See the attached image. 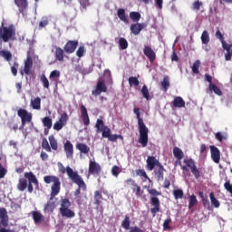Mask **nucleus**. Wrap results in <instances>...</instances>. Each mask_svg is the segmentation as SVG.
<instances>
[{"instance_id":"17","label":"nucleus","mask_w":232,"mask_h":232,"mask_svg":"<svg viewBox=\"0 0 232 232\" xmlns=\"http://www.w3.org/2000/svg\"><path fill=\"white\" fill-rule=\"evenodd\" d=\"M209 149H210V156H211L213 162H215L216 164H219L220 163V150L215 145H210Z\"/></svg>"},{"instance_id":"4","label":"nucleus","mask_w":232,"mask_h":232,"mask_svg":"<svg viewBox=\"0 0 232 232\" xmlns=\"http://www.w3.org/2000/svg\"><path fill=\"white\" fill-rule=\"evenodd\" d=\"M150 194V213L153 218L157 217V213H160V199L157 197H160L162 193L157 188H151L148 190Z\"/></svg>"},{"instance_id":"61","label":"nucleus","mask_w":232,"mask_h":232,"mask_svg":"<svg viewBox=\"0 0 232 232\" xmlns=\"http://www.w3.org/2000/svg\"><path fill=\"white\" fill-rule=\"evenodd\" d=\"M48 26V18L43 17L42 20L39 23V27L40 28H44Z\"/></svg>"},{"instance_id":"24","label":"nucleus","mask_w":232,"mask_h":232,"mask_svg":"<svg viewBox=\"0 0 232 232\" xmlns=\"http://www.w3.org/2000/svg\"><path fill=\"white\" fill-rule=\"evenodd\" d=\"M81 115L84 126H90V116H88V109L84 105H81Z\"/></svg>"},{"instance_id":"54","label":"nucleus","mask_w":232,"mask_h":232,"mask_svg":"<svg viewBox=\"0 0 232 232\" xmlns=\"http://www.w3.org/2000/svg\"><path fill=\"white\" fill-rule=\"evenodd\" d=\"M129 84L130 86H139V84H140V82H139V78L138 77H130L129 78Z\"/></svg>"},{"instance_id":"38","label":"nucleus","mask_w":232,"mask_h":232,"mask_svg":"<svg viewBox=\"0 0 232 232\" xmlns=\"http://www.w3.org/2000/svg\"><path fill=\"white\" fill-rule=\"evenodd\" d=\"M197 204H198L197 196H195V194H192L188 197V209H191V208H194V206H197Z\"/></svg>"},{"instance_id":"55","label":"nucleus","mask_w":232,"mask_h":232,"mask_svg":"<svg viewBox=\"0 0 232 232\" xmlns=\"http://www.w3.org/2000/svg\"><path fill=\"white\" fill-rule=\"evenodd\" d=\"M136 175L137 177H143V179H146L147 180H150V178L148 177V174H146V170L142 169H136Z\"/></svg>"},{"instance_id":"48","label":"nucleus","mask_w":232,"mask_h":232,"mask_svg":"<svg viewBox=\"0 0 232 232\" xmlns=\"http://www.w3.org/2000/svg\"><path fill=\"white\" fill-rule=\"evenodd\" d=\"M42 148L45 150L48 153H51L52 148L50 147V143L46 138H44L42 140Z\"/></svg>"},{"instance_id":"43","label":"nucleus","mask_w":232,"mask_h":232,"mask_svg":"<svg viewBox=\"0 0 232 232\" xmlns=\"http://www.w3.org/2000/svg\"><path fill=\"white\" fill-rule=\"evenodd\" d=\"M140 92L142 97L146 99V101H150V99H151L150 96V90L148 89V86L143 85Z\"/></svg>"},{"instance_id":"41","label":"nucleus","mask_w":232,"mask_h":232,"mask_svg":"<svg viewBox=\"0 0 232 232\" xmlns=\"http://www.w3.org/2000/svg\"><path fill=\"white\" fill-rule=\"evenodd\" d=\"M161 88L163 90V92H168L169 88V76H165L161 82Z\"/></svg>"},{"instance_id":"32","label":"nucleus","mask_w":232,"mask_h":232,"mask_svg":"<svg viewBox=\"0 0 232 232\" xmlns=\"http://www.w3.org/2000/svg\"><path fill=\"white\" fill-rule=\"evenodd\" d=\"M48 139L51 150H53V151H57V150H59V143H57V140H55V136L51 135Z\"/></svg>"},{"instance_id":"8","label":"nucleus","mask_w":232,"mask_h":232,"mask_svg":"<svg viewBox=\"0 0 232 232\" xmlns=\"http://www.w3.org/2000/svg\"><path fill=\"white\" fill-rule=\"evenodd\" d=\"M216 37L217 39H219V41L222 44L223 48L226 50L227 53L225 54V60L226 61H231L232 56V44H227L224 40V34L220 32V30H218L216 32Z\"/></svg>"},{"instance_id":"44","label":"nucleus","mask_w":232,"mask_h":232,"mask_svg":"<svg viewBox=\"0 0 232 232\" xmlns=\"http://www.w3.org/2000/svg\"><path fill=\"white\" fill-rule=\"evenodd\" d=\"M42 122L44 126L47 128V130H52V126H53L52 118L46 116L43 119Z\"/></svg>"},{"instance_id":"40","label":"nucleus","mask_w":232,"mask_h":232,"mask_svg":"<svg viewBox=\"0 0 232 232\" xmlns=\"http://www.w3.org/2000/svg\"><path fill=\"white\" fill-rule=\"evenodd\" d=\"M107 126L104 125V121L98 119L96 121V124H95V128H96V131L97 133H101V130H103L104 128H106Z\"/></svg>"},{"instance_id":"30","label":"nucleus","mask_w":232,"mask_h":232,"mask_svg":"<svg viewBox=\"0 0 232 232\" xmlns=\"http://www.w3.org/2000/svg\"><path fill=\"white\" fill-rule=\"evenodd\" d=\"M76 149H78L80 153H83V155H88L90 153V148L84 143H77Z\"/></svg>"},{"instance_id":"13","label":"nucleus","mask_w":232,"mask_h":232,"mask_svg":"<svg viewBox=\"0 0 232 232\" xmlns=\"http://www.w3.org/2000/svg\"><path fill=\"white\" fill-rule=\"evenodd\" d=\"M106 92H108L106 82H104V81H99L94 90L92 91V95H94V97H98V95H101L102 93H106Z\"/></svg>"},{"instance_id":"58","label":"nucleus","mask_w":232,"mask_h":232,"mask_svg":"<svg viewBox=\"0 0 232 232\" xmlns=\"http://www.w3.org/2000/svg\"><path fill=\"white\" fill-rule=\"evenodd\" d=\"M224 188L226 191H227L228 193H230V195H232V184H231V181H229V179L226 180V182L224 183Z\"/></svg>"},{"instance_id":"26","label":"nucleus","mask_w":232,"mask_h":232,"mask_svg":"<svg viewBox=\"0 0 232 232\" xmlns=\"http://www.w3.org/2000/svg\"><path fill=\"white\" fill-rule=\"evenodd\" d=\"M172 104L174 108H186V102L180 96L175 97L172 101Z\"/></svg>"},{"instance_id":"29","label":"nucleus","mask_w":232,"mask_h":232,"mask_svg":"<svg viewBox=\"0 0 232 232\" xmlns=\"http://www.w3.org/2000/svg\"><path fill=\"white\" fill-rule=\"evenodd\" d=\"M54 57L56 61H59L60 63H63L64 61V49L61 47H56L55 48V53H54Z\"/></svg>"},{"instance_id":"6","label":"nucleus","mask_w":232,"mask_h":232,"mask_svg":"<svg viewBox=\"0 0 232 232\" xmlns=\"http://www.w3.org/2000/svg\"><path fill=\"white\" fill-rule=\"evenodd\" d=\"M0 39H2L4 43L15 41V26L10 24L9 26L0 27Z\"/></svg>"},{"instance_id":"23","label":"nucleus","mask_w":232,"mask_h":232,"mask_svg":"<svg viewBox=\"0 0 232 232\" xmlns=\"http://www.w3.org/2000/svg\"><path fill=\"white\" fill-rule=\"evenodd\" d=\"M32 217L36 226H39L44 222V216L40 211H32Z\"/></svg>"},{"instance_id":"34","label":"nucleus","mask_w":232,"mask_h":232,"mask_svg":"<svg viewBox=\"0 0 232 232\" xmlns=\"http://www.w3.org/2000/svg\"><path fill=\"white\" fill-rule=\"evenodd\" d=\"M102 194L101 193V191L96 190L94 192V205L101 206V204H102Z\"/></svg>"},{"instance_id":"15","label":"nucleus","mask_w":232,"mask_h":232,"mask_svg":"<svg viewBox=\"0 0 232 232\" xmlns=\"http://www.w3.org/2000/svg\"><path fill=\"white\" fill-rule=\"evenodd\" d=\"M101 171H102V168L96 161L90 160L89 162V173L91 175H101Z\"/></svg>"},{"instance_id":"49","label":"nucleus","mask_w":232,"mask_h":232,"mask_svg":"<svg viewBox=\"0 0 232 232\" xmlns=\"http://www.w3.org/2000/svg\"><path fill=\"white\" fill-rule=\"evenodd\" d=\"M201 43L203 44H208L209 43V33H208V31H203L201 34Z\"/></svg>"},{"instance_id":"31","label":"nucleus","mask_w":232,"mask_h":232,"mask_svg":"<svg viewBox=\"0 0 232 232\" xmlns=\"http://www.w3.org/2000/svg\"><path fill=\"white\" fill-rule=\"evenodd\" d=\"M28 187V179L22 178L18 180L17 189L18 191H24Z\"/></svg>"},{"instance_id":"14","label":"nucleus","mask_w":232,"mask_h":232,"mask_svg":"<svg viewBox=\"0 0 232 232\" xmlns=\"http://www.w3.org/2000/svg\"><path fill=\"white\" fill-rule=\"evenodd\" d=\"M77 46H79V41L77 40H69L64 47L63 50L65 52V53H73V52H75V50H77Z\"/></svg>"},{"instance_id":"35","label":"nucleus","mask_w":232,"mask_h":232,"mask_svg":"<svg viewBox=\"0 0 232 232\" xmlns=\"http://www.w3.org/2000/svg\"><path fill=\"white\" fill-rule=\"evenodd\" d=\"M208 90L209 92H214V93L219 97L222 95V90H220V88H218V86H217L215 83H210L208 85Z\"/></svg>"},{"instance_id":"50","label":"nucleus","mask_w":232,"mask_h":232,"mask_svg":"<svg viewBox=\"0 0 232 232\" xmlns=\"http://www.w3.org/2000/svg\"><path fill=\"white\" fill-rule=\"evenodd\" d=\"M101 132L103 139H108L111 135V129L107 126Z\"/></svg>"},{"instance_id":"7","label":"nucleus","mask_w":232,"mask_h":232,"mask_svg":"<svg viewBox=\"0 0 232 232\" xmlns=\"http://www.w3.org/2000/svg\"><path fill=\"white\" fill-rule=\"evenodd\" d=\"M183 162L186 165H182V162L179 161V166L182 171H189L190 169L195 179H200V171L198 169H197V165L195 164V160H193V159H185ZM188 168H189V169Z\"/></svg>"},{"instance_id":"5","label":"nucleus","mask_w":232,"mask_h":232,"mask_svg":"<svg viewBox=\"0 0 232 232\" xmlns=\"http://www.w3.org/2000/svg\"><path fill=\"white\" fill-rule=\"evenodd\" d=\"M72 202L67 198L60 200L59 213L63 218H75V211L72 208Z\"/></svg>"},{"instance_id":"16","label":"nucleus","mask_w":232,"mask_h":232,"mask_svg":"<svg viewBox=\"0 0 232 232\" xmlns=\"http://www.w3.org/2000/svg\"><path fill=\"white\" fill-rule=\"evenodd\" d=\"M162 163L157 160L154 156H149L147 159V168L149 171H153L155 167L158 168Z\"/></svg>"},{"instance_id":"59","label":"nucleus","mask_w":232,"mask_h":232,"mask_svg":"<svg viewBox=\"0 0 232 232\" xmlns=\"http://www.w3.org/2000/svg\"><path fill=\"white\" fill-rule=\"evenodd\" d=\"M19 68V63L14 62V65L11 67V72L14 77H17V69Z\"/></svg>"},{"instance_id":"19","label":"nucleus","mask_w":232,"mask_h":232,"mask_svg":"<svg viewBox=\"0 0 232 232\" xmlns=\"http://www.w3.org/2000/svg\"><path fill=\"white\" fill-rule=\"evenodd\" d=\"M143 53L149 59L150 63H155V59H157V54L155 51L151 48V46L146 45L143 49Z\"/></svg>"},{"instance_id":"62","label":"nucleus","mask_w":232,"mask_h":232,"mask_svg":"<svg viewBox=\"0 0 232 232\" xmlns=\"http://www.w3.org/2000/svg\"><path fill=\"white\" fill-rule=\"evenodd\" d=\"M200 6H202V2L196 1L192 4V10H200Z\"/></svg>"},{"instance_id":"36","label":"nucleus","mask_w":232,"mask_h":232,"mask_svg":"<svg viewBox=\"0 0 232 232\" xmlns=\"http://www.w3.org/2000/svg\"><path fill=\"white\" fill-rule=\"evenodd\" d=\"M130 226H131V220L130 219V216H125L124 219L121 221V227L128 231V229H131Z\"/></svg>"},{"instance_id":"56","label":"nucleus","mask_w":232,"mask_h":232,"mask_svg":"<svg viewBox=\"0 0 232 232\" xmlns=\"http://www.w3.org/2000/svg\"><path fill=\"white\" fill-rule=\"evenodd\" d=\"M61 77V72L54 70L53 72H51L50 75H49V79H53V81H55V79Z\"/></svg>"},{"instance_id":"20","label":"nucleus","mask_w":232,"mask_h":232,"mask_svg":"<svg viewBox=\"0 0 232 232\" xmlns=\"http://www.w3.org/2000/svg\"><path fill=\"white\" fill-rule=\"evenodd\" d=\"M165 171L166 169H164V166H162V164L154 169V177L158 182H161V180H164Z\"/></svg>"},{"instance_id":"1","label":"nucleus","mask_w":232,"mask_h":232,"mask_svg":"<svg viewBox=\"0 0 232 232\" xmlns=\"http://www.w3.org/2000/svg\"><path fill=\"white\" fill-rule=\"evenodd\" d=\"M44 181L45 184H52L51 186V194L50 198L47 201V203L44 207V213H53V210L55 209V202L52 201L55 197H57L58 193H61V180L57 178V176H44Z\"/></svg>"},{"instance_id":"53","label":"nucleus","mask_w":232,"mask_h":232,"mask_svg":"<svg viewBox=\"0 0 232 232\" xmlns=\"http://www.w3.org/2000/svg\"><path fill=\"white\" fill-rule=\"evenodd\" d=\"M170 224H171V218L165 219L163 222V230L171 231V226H169Z\"/></svg>"},{"instance_id":"11","label":"nucleus","mask_w":232,"mask_h":232,"mask_svg":"<svg viewBox=\"0 0 232 232\" xmlns=\"http://www.w3.org/2000/svg\"><path fill=\"white\" fill-rule=\"evenodd\" d=\"M17 115L21 119L22 126H26V122H32V112H28L25 109H19L17 111Z\"/></svg>"},{"instance_id":"64","label":"nucleus","mask_w":232,"mask_h":232,"mask_svg":"<svg viewBox=\"0 0 232 232\" xmlns=\"http://www.w3.org/2000/svg\"><path fill=\"white\" fill-rule=\"evenodd\" d=\"M129 232H144L140 227H130Z\"/></svg>"},{"instance_id":"18","label":"nucleus","mask_w":232,"mask_h":232,"mask_svg":"<svg viewBox=\"0 0 232 232\" xmlns=\"http://www.w3.org/2000/svg\"><path fill=\"white\" fill-rule=\"evenodd\" d=\"M147 26L148 24L146 23H136L132 24L130 29L133 35H139V34H140V32H142V30H144V28Z\"/></svg>"},{"instance_id":"37","label":"nucleus","mask_w":232,"mask_h":232,"mask_svg":"<svg viewBox=\"0 0 232 232\" xmlns=\"http://www.w3.org/2000/svg\"><path fill=\"white\" fill-rule=\"evenodd\" d=\"M31 106L33 110H41V98L36 97L34 100H31Z\"/></svg>"},{"instance_id":"9","label":"nucleus","mask_w":232,"mask_h":232,"mask_svg":"<svg viewBox=\"0 0 232 232\" xmlns=\"http://www.w3.org/2000/svg\"><path fill=\"white\" fill-rule=\"evenodd\" d=\"M8 211L5 208H0V232H14L12 229H6L8 227Z\"/></svg>"},{"instance_id":"21","label":"nucleus","mask_w":232,"mask_h":232,"mask_svg":"<svg viewBox=\"0 0 232 232\" xmlns=\"http://www.w3.org/2000/svg\"><path fill=\"white\" fill-rule=\"evenodd\" d=\"M14 5H16L20 14L24 15L26 10H28V0H14Z\"/></svg>"},{"instance_id":"2","label":"nucleus","mask_w":232,"mask_h":232,"mask_svg":"<svg viewBox=\"0 0 232 232\" xmlns=\"http://www.w3.org/2000/svg\"><path fill=\"white\" fill-rule=\"evenodd\" d=\"M134 113L138 119V126H139V133H140V138H139V142L141 144L142 148H146L148 146V133L149 130L148 127H146V124H144V120L140 118V109L139 108H134Z\"/></svg>"},{"instance_id":"57","label":"nucleus","mask_w":232,"mask_h":232,"mask_svg":"<svg viewBox=\"0 0 232 232\" xmlns=\"http://www.w3.org/2000/svg\"><path fill=\"white\" fill-rule=\"evenodd\" d=\"M108 139L109 140H111V142L117 141V139H121V140H124V137H122V135H117V134H111Z\"/></svg>"},{"instance_id":"39","label":"nucleus","mask_w":232,"mask_h":232,"mask_svg":"<svg viewBox=\"0 0 232 232\" xmlns=\"http://www.w3.org/2000/svg\"><path fill=\"white\" fill-rule=\"evenodd\" d=\"M0 57H3L7 62L12 61V53L9 51L0 50Z\"/></svg>"},{"instance_id":"33","label":"nucleus","mask_w":232,"mask_h":232,"mask_svg":"<svg viewBox=\"0 0 232 232\" xmlns=\"http://www.w3.org/2000/svg\"><path fill=\"white\" fill-rule=\"evenodd\" d=\"M173 155L178 160H182V159H184V152L179 147L173 148Z\"/></svg>"},{"instance_id":"3","label":"nucleus","mask_w":232,"mask_h":232,"mask_svg":"<svg viewBox=\"0 0 232 232\" xmlns=\"http://www.w3.org/2000/svg\"><path fill=\"white\" fill-rule=\"evenodd\" d=\"M66 169L67 177L70 179V180H72L73 184L78 185V188L74 191V197H79V195H81V189H82V191H86V183L77 171H73V169L71 167H66Z\"/></svg>"},{"instance_id":"60","label":"nucleus","mask_w":232,"mask_h":232,"mask_svg":"<svg viewBox=\"0 0 232 232\" xmlns=\"http://www.w3.org/2000/svg\"><path fill=\"white\" fill-rule=\"evenodd\" d=\"M84 52H86V50L84 49V46H80L76 51L77 57L79 58L83 57Z\"/></svg>"},{"instance_id":"52","label":"nucleus","mask_w":232,"mask_h":232,"mask_svg":"<svg viewBox=\"0 0 232 232\" xmlns=\"http://www.w3.org/2000/svg\"><path fill=\"white\" fill-rule=\"evenodd\" d=\"M200 68V61L199 60H196L192 65V72L195 74H198L200 73V72L198 71V69Z\"/></svg>"},{"instance_id":"27","label":"nucleus","mask_w":232,"mask_h":232,"mask_svg":"<svg viewBox=\"0 0 232 232\" xmlns=\"http://www.w3.org/2000/svg\"><path fill=\"white\" fill-rule=\"evenodd\" d=\"M130 182H132L131 189L133 193H135L136 197H142L144 190L140 188V186H139L135 180H130Z\"/></svg>"},{"instance_id":"12","label":"nucleus","mask_w":232,"mask_h":232,"mask_svg":"<svg viewBox=\"0 0 232 232\" xmlns=\"http://www.w3.org/2000/svg\"><path fill=\"white\" fill-rule=\"evenodd\" d=\"M68 124V113L63 112L61 114L59 120L53 124V130L61 131L62 128H64Z\"/></svg>"},{"instance_id":"51","label":"nucleus","mask_w":232,"mask_h":232,"mask_svg":"<svg viewBox=\"0 0 232 232\" xmlns=\"http://www.w3.org/2000/svg\"><path fill=\"white\" fill-rule=\"evenodd\" d=\"M41 82L44 88H46V90H50V81H48V78H46V75L43 74L41 76Z\"/></svg>"},{"instance_id":"46","label":"nucleus","mask_w":232,"mask_h":232,"mask_svg":"<svg viewBox=\"0 0 232 232\" xmlns=\"http://www.w3.org/2000/svg\"><path fill=\"white\" fill-rule=\"evenodd\" d=\"M173 196L176 200H179L180 198H184V191L180 188L174 189L173 190Z\"/></svg>"},{"instance_id":"25","label":"nucleus","mask_w":232,"mask_h":232,"mask_svg":"<svg viewBox=\"0 0 232 232\" xmlns=\"http://www.w3.org/2000/svg\"><path fill=\"white\" fill-rule=\"evenodd\" d=\"M34 66V61L31 57H27L24 62V72L25 75H30L32 73V68Z\"/></svg>"},{"instance_id":"28","label":"nucleus","mask_w":232,"mask_h":232,"mask_svg":"<svg viewBox=\"0 0 232 232\" xmlns=\"http://www.w3.org/2000/svg\"><path fill=\"white\" fill-rule=\"evenodd\" d=\"M117 15H118L120 21H122L123 23H125V24H130V20H128V17L126 16V10H124L122 8H119L117 10Z\"/></svg>"},{"instance_id":"10","label":"nucleus","mask_w":232,"mask_h":232,"mask_svg":"<svg viewBox=\"0 0 232 232\" xmlns=\"http://www.w3.org/2000/svg\"><path fill=\"white\" fill-rule=\"evenodd\" d=\"M24 177H25V179H27V180H28L27 191L29 193H34V185L33 184H34V186H39V180L35 177V174H34V172H25L24 174Z\"/></svg>"},{"instance_id":"22","label":"nucleus","mask_w":232,"mask_h":232,"mask_svg":"<svg viewBox=\"0 0 232 232\" xmlns=\"http://www.w3.org/2000/svg\"><path fill=\"white\" fill-rule=\"evenodd\" d=\"M63 150L68 159H73V144L70 140L64 143Z\"/></svg>"},{"instance_id":"63","label":"nucleus","mask_w":232,"mask_h":232,"mask_svg":"<svg viewBox=\"0 0 232 232\" xmlns=\"http://www.w3.org/2000/svg\"><path fill=\"white\" fill-rule=\"evenodd\" d=\"M119 166L114 165L111 169V174L113 175V177H119Z\"/></svg>"},{"instance_id":"47","label":"nucleus","mask_w":232,"mask_h":232,"mask_svg":"<svg viewBox=\"0 0 232 232\" xmlns=\"http://www.w3.org/2000/svg\"><path fill=\"white\" fill-rule=\"evenodd\" d=\"M118 44L121 50H126L128 48V40H126L124 37H121L119 39Z\"/></svg>"},{"instance_id":"45","label":"nucleus","mask_w":232,"mask_h":232,"mask_svg":"<svg viewBox=\"0 0 232 232\" xmlns=\"http://www.w3.org/2000/svg\"><path fill=\"white\" fill-rule=\"evenodd\" d=\"M209 197H210V202L214 206V208H220V201H218V199L215 198V193L211 192L209 194Z\"/></svg>"},{"instance_id":"42","label":"nucleus","mask_w":232,"mask_h":232,"mask_svg":"<svg viewBox=\"0 0 232 232\" xmlns=\"http://www.w3.org/2000/svg\"><path fill=\"white\" fill-rule=\"evenodd\" d=\"M140 13L139 12H130V18L133 23H139L140 21Z\"/></svg>"}]
</instances>
